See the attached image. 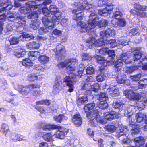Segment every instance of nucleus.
<instances>
[{"label": "nucleus", "mask_w": 147, "mask_h": 147, "mask_svg": "<svg viewBox=\"0 0 147 147\" xmlns=\"http://www.w3.org/2000/svg\"><path fill=\"white\" fill-rule=\"evenodd\" d=\"M77 63L75 58H71L67 59L63 62H60L57 64L58 69L62 70L66 67V69L69 76H66L64 78L63 82L65 83L66 86L69 88L68 91L71 92L74 90V82H75L76 74H75L76 67L74 66Z\"/></svg>", "instance_id": "nucleus-1"}, {"label": "nucleus", "mask_w": 147, "mask_h": 147, "mask_svg": "<svg viewBox=\"0 0 147 147\" xmlns=\"http://www.w3.org/2000/svg\"><path fill=\"white\" fill-rule=\"evenodd\" d=\"M49 10L47 7L42 9V13L44 17L42 21L44 25L49 29H52L55 24H58L62 18V13L55 5H50Z\"/></svg>", "instance_id": "nucleus-2"}, {"label": "nucleus", "mask_w": 147, "mask_h": 147, "mask_svg": "<svg viewBox=\"0 0 147 147\" xmlns=\"http://www.w3.org/2000/svg\"><path fill=\"white\" fill-rule=\"evenodd\" d=\"M89 18L87 21V25L85 23L80 21L77 22L78 26L80 27L78 30L82 33H85L88 30L95 28L97 25L100 28L105 27L107 26L108 21L104 19H102L99 21H98L99 18L97 15L93 12H92L89 16Z\"/></svg>", "instance_id": "nucleus-3"}, {"label": "nucleus", "mask_w": 147, "mask_h": 147, "mask_svg": "<svg viewBox=\"0 0 147 147\" xmlns=\"http://www.w3.org/2000/svg\"><path fill=\"white\" fill-rule=\"evenodd\" d=\"M36 3L34 1H29L26 3V6L21 8L20 10V12L25 14L33 11V12L29 13L27 16L28 18L30 19H37L38 13L42 10V8H40V7L42 5V4L36 5H35Z\"/></svg>", "instance_id": "nucleus-4"}, {"label": "nucleus", "mask_w": 147, "mask_h": 147, "mask_svg": "<svg viewBox=\"0 0 147 147\" xmlns=\"http://www.w3.org/2000/svg\"><path fill=\"white\" fill-rule=\"evenodd\" d=\"M40 84L36 82L30 84L26 86L20 85L18 90L19 92L23 95L27 96L32 93L33 96H36L40 94Z\"/></svg>", "instance_id": "nucleus-5"}, {"label": "nucleus", "mask_w": 147, "mask_h": 147, "mask_svg": "<svg viewBox=\"0 0 147 147\" xmlns=\"http://www.w3.org/2000/svg\"><path fill=\"white\" fill-rule=\"evenodd\" d=\"M95 106V104L94 103H89L85 105L84 109L85 112L86 113V116L90 120L92 121L95 119L98 123H102L104 120L100 117L99 111L97 109L94 110L92 113L90 111Z\"/></svg>", "instance_id": "nucleus-6"}, {"label": "nucleus", "mask_w": 147, "mask_h": 147, "mask_svg": "<svg viewBox=\"0 0 147 147\" xmlns=\"http://www.w3.org/2000/svg\"><path fill=\"white\" fill-rule=\"evenodd\" d=\"M77 9H74L72 11L73 14L74 19L78 21L82 20L84 14L82 11L86 9V6L89 5V3L86 0H80L75 4Z\"/></svg>", "instance_id": "nucleus-7"}, {"label": "nucleus", "mask_w": 147, "mask_h": 147, "mask_svg": "<svg viewBox=\"0 0 147 147\" xmlns=\"http://www.w3.org/2000/svg\"><path fill=\"white\" fill-rule=\"evenodd\" d=\"M134 9H131L130 12L134 16L141 18L147 17V13L144 11H147V6L142 5L138 3H136L134 5Z\"/></svg>", "instance_id": "nucleus-8"}, {"label": "nucleus", "mask_w": 147, "mask_h": 147, "mask_svg": "<svg viewBox=\"0 0 147 147\" xmlns=\"http://www.w3.org/2000/svg\"><path fill=\"white\" fill-rule=\"evenodd\" d=\"M120 58V59H117L114 64V67L118 72L121 70L123 65L129 64V57L127 54H122L121 55Z\"/></svg>", "instance_id": "nucleus-9"}, {"label": "nucleus", "mask_w": 147, "mask_h": 147, "mask_svg": "<svg viewBox=\"0 0 147 147\" xmlns=\"http://www.w3.org/2000/svg\"><path fill=\"white\" fill-rule=\"evenodd\" d=\"M108 100V97L104 92H101L99 95V100L100 102L98 105V107L102 109H106L108 106L107 101Z\"/></svg>", "instance_id": "nucleus-10"}, {"label": "nucleus", "mask_w": 147, "mask_h": 147, "mask_svg": "<svg viewBox=\"0 0 147 147\" xmlns=\"http://www.w3.org/2000/svg\"><path fill=\"white\" fill-rule=\"evenodd\" d=\"M14 20H16L17 21V28L18 29L19 28H21V29L18 30V31L21 32L23 31L24 29V26H25L26 23V19L25 17L20 16H17Z\"/></svg>", "instance_id": "nucleus-11"}, {"label": "nucleus", "mask_w": 147, "mask_h": 147, "mask_svg": "<svg viewBox=\"0 0 147 147\" xmlns=\"http://www.w3.org/2000/svg\"><path fill=\"white\" fill-rule=\"evenodd\" d=\"M103 115L104 118L108 120L115 119L119 117L118 113L113 111L105 112Z\"/></svg>", "instance_id": "nucleus-12"}, {"label": "nucleus", "mask_w": 147, "mask_h": 147, "mask_svg": "<svg viewBox=\"0 0 147 147\" xmlns=\"http://www.w3.org/2000/svg\"><path fill=\"white\" fill-rule=\"evenodd\" d=\"M56 129L58 130L55 134V136L56 138L60 139H64L69 132V129L65 128H62L61 126L60 128Z\"/></svg>", "instance_id": "nucleus-13"}, {"label": "nucleus", "mask_w": 147, "mask_h": 147, "mask_svg": "<svg viewBox=\"0 0 147 147\" xmlns=\"http://www.w3.org/2000/svg\"><path fill=\"white\" fill-rule=\"evenodd\" d=\"M82 119L80 114L78 112L74 115L71 118V121L75 125L77 126H80L82 124Z\"/></svg>", "instance_id": "nucleus-14"}, {"label": "nucleus", "mask_w": 147, "mask_h": 147, "mask_svg": "<svg viewBox=\"0 0 147 147\" xmlns=\"http://www.w3.org/2000/svg\"><path fill=\"white\" fill-rule=\"evenodd\" d=\"M134 141L135 144V146H131V147H143L145 144V139L142 136L135 138Z\"/></svg>", "instance_id": "nucleus-15"}, {"label": "nucleus", "mask_w": 147, "mask_h": 147, "mask_svg": "<svg viewBox=\"0 0 147 147\" xmlns=\"http://www.w3.org/2000/svg\"><path fill=\"white\" fill-rule=\"evenodd\" d=\"M61 128L59 125H55L53 124L49 123L47 124L44 125L42 127L44 130L51 131L55 130L56 129H59Z\"/></svg>", "instance_id": "nucleus-16"}, {"label": "nucleus", "mask_w": 147, "mask_h": 147, "mask_svg": "<svg viewBox=\"0 0 147 147\" xmlns=\"http://www.w3.org/2000/svg\"><path fill=\"white\" fill-rule=\"evenodd\" d=\"M105 7L101 10H99L98 13L99 15L104 16V14L110 13L114 8L113 6H105Z\"/></svg>", "instance_id": "nucleus-17"}, {"label": "nucleus", "mask_w": 147, "mask_h": 147, "mask_svg": "<svg viewBox=\"0 0 147 147\" xmlns=\"http://www.w3.org/2000/svg\"><path fill=\"white\" fill-rule=\"evenodd\" d=\"M42 77L40 75H37L36 74L33 73L30 74L28 76V80L30 82H34L35 80L42 79Z\"/></svg>", "instance_id": "nucleus-18"}, {"label": "nucleus", "mask_w": 147, "mask_h": 147, "mask_svg": "<svg viewBox=\"0 0 147 147\" xmlns=\"http://www.w3.org/2000/svg\"><path fill=\"white\" fill-rule=\"evenodd\" d=\"M97 63L102 65H107L108 61L106 60L105 58L100 55H96L94 57Z\"/></svg>", "instance_id": "nucleus-19"}, {"label": "nucleus", "mask_w": 147, "mask_h": 147, "mask_svg": "<svg viewBox=\"0 0 147 147\" xmlns=\"http://www.w3.org/2000/svg\"><path fill=\"white\" fill-rule=\"evenodd\" d=\"M53 136L51 132L43 133L42 138L43 139L47 142H52L54 140Z\"/></svg>", "instance_id": "nucleus-20"}, {"label": "nucleus", "mask_w": 147, "mask_h": 147, "mask_svg": "<svg viewBox=\"0 0 147 147\" xmlns=\"http://www.w3.org/2000/svg\"><path fill=\"white\" fill-rule=\"evenodd\" d=\"M81 90L84 91V94L86 95H90L91 94V85L85 83L81 88Z\"/></svg>", "instance_id": "nucleus-21"}, {"label": "nucleus", "mask_w": 147, "mask_h": 147, "mask_svg": "<svg viewBox=\"0 0 147 147\" xmlns=\"http://www.w3.org/2000/svg\"><path fill=\"white\" fill-rule=\"evenodd\" d=\"M88 101V98L87 96H84L78 97L76 100V102L78 106H80L87 102Z\"/></svg>", "instance_id": "nucleus-22"}, {"label": "nucleus", "mask_w": 147, "mask_h": 147, "mask_svg": "<svg viewBox=\"0 0 147 147\" xmlns=\"http://www.w3.org/2000/svg\"><path fill=\"white\" fill-rule=\"evenodd\" d=\"M27 46L30 49H37L40 47V45L39 43L33 41L28 43Z\"/></svg>", "instance_id": "nucleus-23"}, {"label": "nucleus", "mask_w": 147, "mask_h": 147, "mask_svg": "<svg viewBox=\"0 0 147 147\" xmlns=\"http://www.w3.org/2000/svg\"><path fill=\"white\" fill-rule=\"evenodd\" d=\"M98 5L100 7L104 6H113L111 0H99L98 2Z\"/></svg>", "instance_id": "nucleus-24"}, {"label": "nucleus", "mask_w": 147, "mask_h": 147, "mask_svg": "<svg viewBox=\"0 0 147 147\" xmlns=\"http://www.w3.org/2000/svg\"><path fill=\"white\" fill-rule=\"evenodd\" d=\"M126 76L124 74H118L116 78L117 82L119 84L124 83L125 81Z\"/></svg>", "instance_id": "nucleus-25"}, {"label": "nucleus", "mask_w": 147, "mask_h": 147, "mask_svg": "<svg viewBox=\"0 0 147 147\" xmlns=\"http://www.w3.org/2000/svg\"><path fill=\"white\" fill-rule=\"evenodd\" d=\"M64 119L65 120H67L68 119V118L67 117H65V115L63 114H59L54 117V120L58 123H61Z\"/></svg>", "instance_id": "nucleus-26"}, {"label": "nucleus", "mask_w": 147, "mask_h": 147, "mask_svg": "<svg viewBox=\"0 0 147 147\" xmlns=\"http://www.w3.org/2000/svg\"><path fill=\"white\" fill-rule=\"evenodd\" d=\"M40 24V21L37 19H35L32 20L30 26L31 28L36 30L38 29Z\"/></svg>", "instance_id": "nucleus-27"}, {"label": "nucleus", "mask_w": 147, "mask_h": 147, "mask_svg": "<svg viewBox=\"0 0 147 147\" xmlns=\"http://www.w3.org/2000/svg\"><path fill=\"white\" fill-rule=\"evenodd\" d=\"M131 99L135 100H139L140 99L141 96L138 93H134L129 90V97Z\"/></svg>", "instance_id": "nucleus-28"}, {"label": "nucleus", "mask_w": 147, "mask_h": 147, "mask_svg": "<svg viewBox=\"0 0 147 147\" xmlns=\"http://www.w3.org/2000/svg\"><path fill=\"white\" fill-rule=\"evenodd\" d=\"M3 6H4L3 8L2 9H0V12L4 10H10L13 7V5H11V2H9L8 0H7L4 3Z\"/></svg>", "instance_id": "nucleus-29"}, {"label": "nucleus", "mask_w": 147, "mask_h": 147, "mask_svg": "<svg viewBox=\"0 0 147 147\" xmlns=\"http://www.w3.org/2000/svg\"><path fill=\"white\" fill-rule=\"evenodd\" d=\"M22 63L23 65L28 67L32 66L33 65L31 61L28 58L23 59L22 61Z\"/></svg>", "instance_id": "nucleus-30"}, {"label": "nucleus", "mask_w": 147, "mask_h": 147, "mask_svg": "<svg viewBox=\"0 0 147 147\" xmlns=\"http://www.w3.org/2000/svg\"><path fill=\"white\" fill-rule=\"evenodd\" d=\"M114 31L112 30L110 28H108L105 31L101 32L100 33V35H102L104 34L106 36H112L114 35Z\"/></svg>", "instance_id": "nucleus-31"}, {"label": "nucleus", "mask_w": 147, "mask_h": 147, "mask_svg": "<svg viewBox=\"0 0 147 147\" xmlns=\"http://www.w3.org/2000/svg\"><path fill=\"white\" fill-rule=\"evenodd\" d=\"M130 127H132L131 130L132 132V135L137 134L139 133L140 131V128L138 125H133L130 124H129Z\"/></svg>", "instance_id": "nucleus-32"}, {"label": "nucleus", "mask_w": 147, "mask_h": 147, "mask_svg": "<svg viewBox=\"0 0 147 147\" xmlns=\"http://www.w3.org/2000/svg\"><path fill=\"white\" fill-rule=\"evenodd\" d=\"M38 60L41 63L45 64L49 60V57L45 55H41L38 57Z\"/></svg>", "instance_id": "nucleus-33"}, {"label": "nucleus", "mask_w": 147, "mask_h": 147, "mask_svg": "<svg viewBox=\"0 0 147 147\" xmlns=\"http://www.w3.org/2000/svg\"><path fill=\"white\" fill-rule=\"evenodd\" d=\"M143 54L139 50H136L133 53V59L134 61H136L140 59L142 57Z\"/></svg>", "instance_id": "nucleus-34"}, {"label": "nucleus", "mask_w": 147, "mask_h": 147, "mask_svg": "<svg viewBox=\"0 0 147 147\" xmlns=\"http://www.w3.org/2000/svg\"><path fill=\"white\" fill-rule=\"evenodd\" d=\"M22 37L23 39H25V40H30L33 39L34 37L32 35L30 34L23 33L19 36L20 38Z\"/></svg>", "instance_id": "nucleus-35"}, {"label": "nucleus", "mask_w": 147, "mask_h": 147, "mask_svg": "<svg viewBox=\"0 0 147 147\" xmlns=\"http://www.w3.org/2000/svg\"><path fill=\"white\" fill-rule=\"evenodd\" d=\"M100 86L98 83L94 84L92 85H91V91H94L95 92H97L100 89Z\"/></svg>", "instance_id": "nucleus-36"}, {"label": "nucleus", "mask_w": 147, "mask_h": 147, "mask_svg": "<svg viewBox=\"0 0 147 147\" xmlns=\"http://www.w3.org/2000/svg\"><path fill=\"white\" fill-rule=\"evenodd\" d=\"M123 16L122 13L119 11H116L112 16L113 18L117 20L122 18Z\"/></svg>", "instance_id": "nucleus-37"}, {"label": "nucleus", "mask_w": 147, "mask_h": 147, "mask_svg": "<svg viewBox=\"0 0 147 147\" xmlns=\"http://www.w3.org/2000/svg\"><path fill=\"white\" fill-rule=\"evenodd\" d=\"M9 41L11 45H16L18 43L19 38L13 36L10 38Z\"/></svg>", "instance_id": "nucleus-38"}, {"label": "nucleus", "mask_w": 147, "mask_h": 147, "mask_svg": "<svg viewBox=\"0 0 147 147\" xmlns=\"http://www.w3.org/2000/svg\"><path fill=\"white\" fill-rule=\"evenodd\" d=\"M107 54H108L109 56L111 57L110 61L111 62H114V58L115 55L114 50H109Z\"/></svg>", "instance_id": "nucleus-39"}, {"label": "nucleus", "mask_w": 147, "mask_h": 147, "mask_svg": "<svg viewBox=\"0 0 147 147\" xmlns=\"http://www.w3.org/2000/svg\"><path fill=\"white\" fill-rule=\"evenodd\" d=\"M40 55V52L38 51H29L28 53L29 57H35L37 58V56Z\"/></svg>", "instance_id": "nucleus-40"}, {"label": "nucleus", "mask_w": 147, "mask_h": 147, "mask_svg": "<svg viewBox=\"0 0 147 147\" xmlns=\"http://www.w3.org/2000/svg\"><path fill=\"white\" fill-rule=\"evenodd\" d=\"M117 24L120 27H124L126 25V21L123 18L117 20Z\"/></svg>", "instance_id": "nucleus-41"}, {"label": "nucleus", "mask_w": 147, "mask_h": 147, "mask_svg": "<svg viewBox=\"0 0 147 147\" xmlns=\"http://www.w3.org/2000/svg\"><path fill=\"white\" fill-rule=\"evenodd\" d=\"M136 121L140 123L143 121L144 119V117L142 114L140 113H138L136 115Z\"/></svg>", "instance_id": "nucleus-42"}, {"label": "nucleus", "mask_w": 147, "mask_h": 147, "mask_svg": "<svg viewBox=\"0 0 147 147\" xmlns=\"http://www.w3.org/2000/svg\"><path fill=\"white\" fill-rule=\"evenodd\" d=\"M123 104L120 102H115L113 103V105L114 107L116 109H118L119 110L122 108Z\"/></svg>", "instance_id": "nucleus-43"}, {"label": "nucleus", "mask_w": 147, "mask_h": 147, "mask_svg": "<svg viewBox=\"0 0 147 147\" xmlns=\"http://www.w3.org/2000/svg\"><path fill=\"white\" fill-rule=\"evenodd\" d=\"M142 75L141 74H138L136 75L131 76L130 78L133 81H138L141 78Z\"/></svg>", "instance_id": "nucleus-44"}, {"label": "nucleus", "mask_w": 147, "mask_h": 147, "mask_svg": "<svg viewBox=\"0 0 147 147\" xmlns=\"http://www.w3.org/2000/svg\"><path fill=\"white\" fill-rule=\"evenodd\" d=\"M105 44L103 39H99L96 40L95 46L97 47L102 46Z\"/></svg>", "instance_id": "nucleus-45"}, {"label": "nucleus", "mask_w": 147, "mask_h": 147, "mask_svg": "<svg viewBox=\"0 0 147 147\" xmlns=\"http://www.w3.org/2000/svg\"><path fill=\"white\" fill-rule=\"evenodd\" d=\"M105 77L104 74H100L96 76V80L98 82H102L105 80Z\"/></svg>", "instance_id": "nucleus-46"}, {"label": "nucleus", "mask_w": 147, "mask_h": 147, "mask_svg": "<svg viewBox=\"0 0 147 147\" xmlns=\"http://www.w3.org/2000/svg\"><path fill=\"white\" fill-rule=\"evenodd\" d=\"M1 131L3 133H6L9 131V128L7 124L5 123H3L2 124L1 127Z\"/></svg>", "instance_id": "nucleus-47"}, {"label": "nucleus", "mask_w": 147, "mask_h": 147, "mask_svg": "<svg viewBox=\"0 0 147 147\" xmlns=\"http://www.w3.org/2000/svg\"><path fill=\"white\" fill-rule=\"evenodd\" d=\"M106 129L108 131L113 133L115 131L116 128L113 125H107L106 126Z\"/></svg>", "instance_id": "nucleus-48"}, {"label": "nucleus", "mask_w": 147, "mask_h": 147, "mask_svg": "<svg viewBox=\"0 0 147 147\" xmlns=\"http://www.w3.org/2000/svg\"><path fill=\"white\" fill-rule=\"evenodd\" d=\"M108 50V48L107 47H102L99 50L98 52L100 54L104 55L107 54Z\"/></svg>", "instance_id": "nucleus-49"}, {"label": "nucleus", "mask_w": 147, "mask_h": 147, "mask_svg": "<svg viewBox=\"0 0 147 147\" xmlns=\"http://www.w3.org/2000/svg\"><path fill=\"white\" fill-rule=\"evenodd\" d=\"M129 33L131 34V36H134L137 35V34H140L137 28H136L131 29L130 31V32H129Z\"/></svg>", "instance_id": "nucleus-50"}, {"label": "nucleus", "mask_w": 147, "mask_h": 147, "mask_svg": "<svg viewBox=\"0 0 147 147\" xmlns=\"http://www.w3.org/2000/svg\"><path fill=\"white\" fill-rule=\"evenodd\" d=\"M44 26L45 28L41 27L38 30V32L40 34L42 35L48 32L47 28H49L46 27L45 25Z\"/></svg>", "instance_id": "nucleus-51"}, {"label": "nucleus", "mask_w": 147, "mask_h": 147, "mask_svg": "<svg viewBox=\"0 0 147 147\" xmlns=\"http://www.w3.org/2000/svg\"><path fill=\"white\" fill-rule=\"evenodd\" d=\"M96 39L93 37H90L87 40L86 43H88L91 45H95Z\"/></svg>", "instance_id": "nucleus-52"}, {"label": "nucleus", "mask_w": 147, "mask_h": 147, "mask_svg": "<svg viewBox=\"0 0 147 147\" xmlns=\"http://www.w3.org/2000/svg\"><path fill=\"white\" fill-rule=\"evenodd\" d=\"M35 108L38 111L41 113H44L45 111V107L42 106H36Z\"/></svg>", "instance_id": "nucleus-53"}, {"label": "nucleus", "mask_w": 147, "mask_h": 147, "mask_svg": "<svg viewBox=\"0 0 147 147\" xmlns=\"http://www.w3.org/2000/svg\"><path fill=\"white\" fill-rule=\"evenodd\" d=\"M108 43L110 45V46L111 48H113L116 46V40L115 39H111L108 41Z\"/></svg>", "instance_id": "nucleus-54"}, {"label": "nucleus", "mask_w": 147, "mask_h": 147, "mask_svg": "<svg viewBox=\"0 0 147 147\" xmlns=\"http://www.w3.org/2000/svg\"><path fill=\"white\" fill-rule=\"evenodd\" d=\"M107 65H104L101 66L99 68V71L101 72V74H104L105 75V73L107 72V70L105 67Z\"/></svg>", "instance_id": "nucleus-55"}, {"label": "nucleus", "mask_w": 147, "mask_h": 147, "mask_svg": "<svg viewBox=\"0 0 147 147\" xmlns=\"http://www.w3.org/2000/svg\"><path fill=\"white\" fill-rule=\"evenodd\" d=\"M52 34L57 36H59L61 35L62 32L57 29H55L53 30L52 32Z\"/></svg>", "instance_id": "nucleus-56"}, {"label": "nucleus", "mask_w": 147, "mask_h": 147, "mask_svg": "<svg viewBox=\"0 0 147 147\" xmlns=\"http://www.w3.org/2000/svg\"><path fill=\"white\" fill-rule=\"evenodd\" d=\"M94 71L93 67H89L86 69V73L87 74L91 75L94 73Z\"/></svg>", "instance_id": "nucleus-57"}, {"label": "nucleus", "mask_w": 147, "mask_h": 147, "mask_svg": "<svg viewBox=\"0 0 147 147\" xmlns=\"http://www.w3.org/2000/svg\"><path fill=\"white\" fill-rule=\"evenodd\" d=\"M35 69L36 70L42 72L44 71L45 69L44 67L40 65H35Z\"/></svg>", "instance_id": "nucleus-58"}, {"label": "nucleus", "mask_w": 147, "mask_h": 147, "mask_svg": "<svg viewBox=\"0 0 147 147\" xmlns=\"http://www.w3.org/2000/svg\"><path fill=\"white\" fill-rule=\"evenodd\" d=\"M6 17L8 20H10L11 18H15L14 14L10 12V11L7 13Z\"/></svg>", "instance_id": "nucleus-59"}, {"label": "nucleus", "mask_w": 147, "mask_h": 147, "mask_svg": "<svg viewBox=\"0 0 147 147\" xmlns=\"http://www.w3.org/2000/svg\"><path fill=\"white\" fill-rule=\"evenodd\" d=\"M138 69V66L137 65L129 67V72L131 73L135 70Z\"/></svg>", "instance_id": "nucleus-60"}, {"label": "nucleus", "mask_w": 147, "mask_h": 147, "mask_svg": "<svg viewBox=\"0 0 147 147\" xmlns=\"http://www.w3.org/2000/svg\"><path fill=\"white\" fill-rule=\"evenodd\" d=\"M145 83H138V86L139 88L141 89H143L144 88H145L147 86V83L145 82Z\"/></svg>", "instance_id": "nucleus-61"}, {"label": "nucleus", "mask_w": 147, "mask_h": 147, "mask_svg": "<svg viewBox=\"0 0 147 147\" xmlns=\"http://www.w3.org/2000/svg\"><path fill=\"white\" fill-rule=\"evenodd\" d=\"M59 53L61 55L65 54L66 53V50L65 49V47H63L62 48H61L59 51Z\"/></svg>", "instance_id": "nucleus-62"}, {"label": "nucleus", "mask_w": 147, "mask_h": 147, "mask_svg": "<svg viewBox=\"0 0 147 147\" xmlns=\"http://www.w3.org/2000/svg\"><path fill=\"white\" fill-rule=\"evenodd\" d=\"M87 133L90 136L93 137L94 136V133L91 129L89 128L88 129Z\"/></svg>", "instance_id": "nucleus-63"}, {"label": "nucleus", "mask_w": 147, "mask_h": 147, "mask_svg": "<svg viewBox=\"0 0 147 147\" xmlns=\"http://www.w3.org/2000/svg\"><path fill=\"white\" fill-rule=\"evenodd\" d=\"M39 147H48V144L47 142H42L39 144Z\"/></svg>", "instance_id": "nucleus-64"}]
</instances>
